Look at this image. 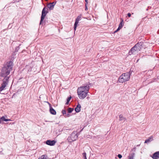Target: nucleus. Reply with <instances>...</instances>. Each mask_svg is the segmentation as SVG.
Instances as JSON below:
<instances>
[{
    "label": "nucleus",
    "instance_id": "cd10ccee",
    "mask_svg": "<svg viewBox=\"0 0 159 159\" xmlns=\"http://www.w3.org/2000/svg\"><path fill=\"white\" fill-rule=\"evenodd\" d=\"M120 30V29L118 28V29L115 31V33L117 32L118 30Z\"/></svg>",
    "mask_w": 159,
    "mask_h": 159
},
{
    "label": "nucleus",
    "instance_id": "393cba45",
    "mask_svg": "<svg viewBox=\"0 0 159 159\" xmlns=\"http://www.w3.org/2000/svg\"><path fill=\"white\" fill-rule=\"evenodd\" d=\"M88 7H87V3H86L85 4V10L86 11L88 10Z\"/></svg>",
    "mask_w": 159,
    "mask_h": 159
},
{
    "label": "nucleus",
    "instance_id": "ddd939ff",
    "mask_svg": "<svg viewBox=\"0 0 159 159\" xmlns=\"http://www.w3.org/2000/svg\"><path fill=\"white\" fill-rule=\"evenodd\" d=\"M153 137L152 136H151L149 137L148 138V139H146L145 140L144 142L145 143H148L151 141H153Z\"/></svg>",
    "mask_w": 159,
    "mask_h": 159
},
{
    "label": "nucleus",
    "instance_id": "f8f14e48",
    "mask_svg": "<svg viewBox=\"0 0 159 159\" xmlns=\"http://www.w3.org/2000/svg\"><path fill=\"white\" fill-rule=\"evenodd\" d=\"M152 158L153 159H158L159 158V152L154 153L153 155Z\"/></svg>",
    "mask_w": 159,
    "mask_h": 159
},
{
    "label": "nucleus",
    "instance_id": "b1692460",
    "mask_svg": "<svg viewBox=\"0 0 159 159\" xmlns=\"http://www.w3.org/2000/svg\"><path fill=\"white\" fill-rule=\"evenodd\" d=\"M118 157L120 159V158H122V155H120V154H119L118 155Z\"/></svg>",
    "mask_w": 159,
    "mask_h": 159
},
{
    "label": "nucleus",
    "instance_id": "f257e3e1",
    "mask_svg": "<svg viewBox=\"0 0 159 159\" xmlns=\"http://www.w3.org/2000/svg\"><path fill=\"white\" fill-rule=\"evenodd\" d=\"M13 62L10 61L7 62L2 68L0 74L1 77H4V80H9L10 75H9L10 71L12 69Z\"/></svg>",
    "mask_w": 159,
    "mask_h": 159
},
{
    "label": "nucleus",
    "instance_id": "412c9836",
    "mask_svg": "<svg viewBox=\"0 0 159 159\" xmlns=\"http://www.w3.org/2000/svg\"><path fill=\"white\" fill-rule=\"evenodd\" d=\"M74 110L73 108H69L68 109V112L69 113H71Z\"/></svg>",
    "mask_w": 159,
    "mask_h": 159
},
{
    "label": "nucleus",
    "instance_id": "dca6fc26",
    "mask_svg": "<svg viewBox=\"0 0 159 159\" xmlns=\"http://www.w3.org/2000/svg\"><path fill=\"white\" fill-rule=\"evenodd\" d=\"M2 121H11V120L10 119H6L4 116H3L0 119V121L1 122Z\"/></svg>",
    "mask_w": 159,
    "mask_h": 159
},
{
    "label": "nucleus",
    "instance_id": "6ab92c4d",
    "mask_svg": "<svg viewBox=\"0 0 159 159\" xmlns=\"http://www.w3.org/2000/svg\"><path fill=\"white\" fill-rule=\"evenodd\" d=\"M62 113L63 114V115H66L65 116L67 117H69V114H66V111L65 110H62Z\"/></svg>",
    "mask_w": 159,
    "mask_h": 159
},
{
    "label": "nucleus",
    "instance_id": "f3484780",
    "mask_svg": "<svg viewBox=\"0 0 159 159\" xmlns=\"http://www.w3.org/2000/svg\"><path fill=\"white\" fill-rule=\"evenodd\" d=\"M38 159H48L46 155H43L41 156Z\"/></svg>",
    "mask_w": 159,
    "mask_h": 159
},
{
    "label": "nucleus",
    "instance_id": "9d476101",
    "mask_svg": "<svg viewBox=\"0 0 159 159\" xmlns=\"http://www.w3.org/2000/svg\"><path fill=\"white\" fill-rule=\"evenodd\" d=\"M50 106V113L53 115H55L56 114V112L55 110L51 106V104L48 102H47Z\"/></svg>",
    "mask_w": 159,
    "mask_h": 159
},
{
    "label": "nucleus",
    "instance_id": "c756f323",
    "mask_svg": "<svg viewBox=\"0 0 159 159\" xmlns=\"http://www.w3.org/2000/svg\"><path fill=\"white\" fill-rule=\"evenodd\" d=\"M85 2H86V3H87V4H88V1L87 0H85Z\"/></svg>",
    "mask_w": 159,
    "mask_h": 159
},
{
    "label": "nucleus",
    "instance_id": "f03ea898",
    "mask_svg": "<svg viewBox=\"0 0 159 159\" xmlns=\"http://www.w3.org/2000/svg\"><path fill=\"white\" fill-rule=\"evenodd\" d=\"M89 83L84 85L78 87L77 89V93L79 98L83 99L87 96L89 89Z\"/></svg>",
    "mask_w": 159,
    "mask_h": 159
},
{
    "label": "nucleus",
    "instance_id": "9b49d317",
    "mask_svg": "<svg viewBox=\"0 0 159 159\" xmlns=\"http://www.w3.org/2000/svg\"><path fill=\"white\" fill-rule=\"evenodd\" d=\"M55 4L56 3L54 2L50 3L47 5V7L50 10H52L53 9Z\"/></svg>",
    "mask_w": 159,
    "mask_h": 159
},
{
    "label": "nucleus",
    "instance_id": "1a4fd4ad",
    "mask_svg": "<svg viewBox=\"0 0 159 159\" xmlns=\"http://www.w3.org/2000/svg\"><path fill=\"white\" fill-rule=\"evenodd\" d=\"M56 143V141L55 140H47L46 141V144L48 145H49L50 146H53Z\"/></svg>",
    "mask_w": 159,
    "mask_h": 159
},
{
    "label": "nucleus",
    "instance_id": "39448f33",
    "mask_svg": "<svg viewBox=\"0 0 159 159\" xmlns=\"http://www.w3.org/2000/svg\"><path fill=\"white\" fill-rule=\"evenodd\" d=\"M77 134V133L76 131H74L72 132L67 138L68 142L71 143L76 140L78 138Z\"/></svg>",
    "mask_w": 159,
    "mask_h": 159
},
{
    "label": "nucleus",
    "instance_id": "5701e85b",
    "mask_svg": "<svg viewBox=\"0 0 159 159\" xmlns=\"http://www.w3.org/2000/svg\"><path fill=\"white\" fill-rule=\"evenodd\" d=\"M71 98V96H70V97L68 98L67 99V101H69V102H70V99Z\"/></svg>",
    "mask_w": 159,
    "mask_h": 159
},
{
    "label": "nucleus",
    "instance_id": "aec40b11",
    "mask_svg": "<svg viewBox=\"0 0 159 159\" xmlns=\"http://www.w3.org/2000/svg\"><path fill=\"white\" fill-rule=\"evenodd\" d=\"M119 120H125V118L122 115H119Z\"/></svg>",
    "mask_w": 159,
    "mask_h": 159
},
{
    "label": "nucleus",
    "instance_id": "7c9ffc66",
    "mask_svg": "<svg viewBox=\"0 0 159 159\" xmlns=\"http://www.w3.org/2000/svg\"><path fill=\"white\" fill-rule=\"evenodd\" d=\"M133 149L135 150V148H134L133 149H132V151H133Z\"/></svg>",
    "mask_w": 159,
    "mask_h": 159
},
{
    "label": "nucleus",
    "instance_id": "7ed1b4c3",
    "mask_svg": "<svg viewBox=\"0 0 159 159\" xmlns=\"http://www.w3.org/2000/svg\"><path fill=\"white\" fill-rule=\"evenodd\" d=\"M130 72L122 74L119 78V82L123 83L128 81L130 79Z\"/></svg>",
    "mask_w": 159,
    "mask_h": 159
},
{
    "label": "nucleus",
    "instance_id": "2eb2a0df",
    "mask_svg": "<svg viewBox=\"0 0 159 159\" xmlns=\"http://www.w3.org/2000/svg\"><path fill=\"white\" fill-rule=\"evenodd\" d=\"M134 155L135 153L134 152L129 153L128 156V159H134Z\"/></svg>",
    "mask_w": 159,
    "mask_h": 159
},
{
    "label": "nucleus",
    "instance_id": "c85d7f7f",
    "mask_svg": "<svg viewBox=\"0 0 159 159\" xmlns=\"http://www.w3.org/2000/svg\"><path fill=\"white\" fill-rule=\"evenodd\" d=\"M69 102L67 101V102L66 103V104L68 105L69 104Z\"/></svg>",
    "mask_w": 159,
    "mask_h": 159
},
{
    "label": "nucleus",
    "instance_id": "a878e982",
    "mask_svg": "<svg viewBox=\"0 0 159 159\" xmlns=\"http://www.w3.org/2000/svg\"><path fill=\"white\" fill-rule=\"evenodd\" d=\"M127 15L129 17H130L131 16V15L130 13H128Z\"/></svg>",
    "mask_w": 159,
    "mask_h": 159
},
{
    "label": "nucleus",
    "instance_id": "6e6552de",
    "mask_svg": "<svg viewBox=\"0 0 159 159\" xmlns=\"http://www.w3.org/2000/svg\"><path fill=\"white\" fill-rule=\"evenodd\" d=\"M81 19V16H77L76 18L75 21V22L74 25V30L75 31L76 30V27L77 26L78 24L79 23V22Z\"/></svg>",
    "mask_w": 159,
    "mask_h": 159
},
{
    "label": "nucleus",
    "instance_id": "a211bd4d",
    "mask_svg": "<svg viewBox=\"0 0 159 159\" xmlns=\"http://www.w3.org/2000/svg\"><path fill=\"white\" fill-rule=\"evenodd\" d=\"M123 20H122V21L120 23V24L119 25V27L118 28L120 29L123 27Z\"/></svg>",
    "mask_w": 159,
    "mask_h": 159
},
{
    "label": "nucleus",
    "instance_id": "423d86ee",
    "mask_svg": "<svg viewBox=\"0 0 159 159\" xmlns=\"http://www.w3.org/2000/svg\"><path fill=\"white\" fill-rule=\"evenodd\" d=\"M48 9L45 7H44L43 9L42 12V15L41 18V20L40 22V25L41 24L42 22L44 20V18L47 14L48 13Z\"/></svg>",
    "mask_w": 159,
    "mask_h": 159
},
{
    "label": "nucleus",
    "instance_id": "4be33fe9",
    "mask_svg": "<svg viewBox=\"0 0 159 159\" xmlns=\"http://www.w3.org/2000/svg\"><path fill=\"white\" fill-rule=\"evenodd\" d=\"M86 153L85 152L83 153V157L84 158V159H87L86 156Z\"/></svg>",
    "mask_w": 159,
    "mask_h": 159
},
{
    "label": "nucleus",
    "instance_id": "20e7f679",
    "mask_svg": "<svg viewBox=\"0 0 159 159\" xmlns=\"http://www.w3.org/2000/svg\"><path fill=\"white\" fill-rule=\"evenodd\" d=\"M141 43H138L133 47L129 52V55L135 54L137 53L141 49Z\"/></svg>",
    "mask_w": 159,
    "mask_h": 159
},
{
    "label": "nucleus",
    "instance_id": "0eeeda50",
    "mask_svg": "<svg viewBox=\"0 0 159 159\" xmlns=\"http://www.w3.org/2000/svg\"><path fill=\"white\" fill-rule=\"evenodd\" d=\"M9 80H3V83L0 87V92L3 90L6 86L8 84Z\"/></svg>",
    "mask_w": 159,
    "mask_h": 159
},
{
    "label": "nucleus",
    "instance_id": "4468645a",
    "mask_svg": "<svg viewBox=\"0 0 159 159\" xmlns=\"http://www.w3.org/2000/svg\"><path fill=\"white\" fill-rule=\"evenodd\" d=\"M81 107V105L79 103H78L76 108H75V110L76 111V112H79L80 111Z\"/></svg>",
    "mask_w": 159,
    "mask_h": 159
},
{
    "label": "nucleus",
    "instance_id": "bb28decb",
    "mask_svg": "<svg viewBox=\"0 0 159 159\" xmlns=\"http://www.w3.org/2000/svg\"><path fill=\"white\" fill-rule=\"evenodd\" d=\"M120 30V29L118 28V29L115 31V33L117 32L118 30Z\"/></svg>",
    "mask_w": 159,
    "mask_h": 159
}]
</instances>
